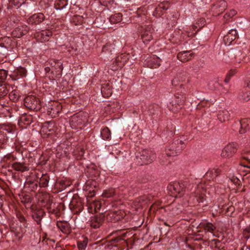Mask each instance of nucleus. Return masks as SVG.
<instances>
[{"mask_svg": "<svg viewBox=\"0 0 250 250\" xmlns=\"http://www.w3.org/2000/svg\"><path fill=\"white\" fill-rule=\"evenodd\" d=\"M129 54H121L117 57L115 60L116 65L114 64L111 66V69L116 71L119 68H122L129 60Z\"/></svg>", "mask_w": 250, "mask_h": 250, "instance_id": "obj_12", "label": "nucleus"}, {"mask_svg": "<svg viewBox=\"0 0 250 250\" xmlns=\"http://www.w3.org/2000/svg\"><path fill=\"white\" fill-rule=\"evenodd\" d=\"M220 173V170L218 168H212L208 170L205 174L206 178L209 180H213L216 178Z\"/></svg>", "mask_w": 250, "mask_h": 250, "instance_id": "obj_34", "label": "nucleus"}, {"mask_svg": "<svg viewBox=\"0 0 250 250\" xmlns=\"http://www.w3.org/2000/svg\"><path fill=\"white\" fill-rule=\"evenodd\" d=\"M234 62L236 63H239L242 61H245L246 59L245 54H244L241 51H235L234 53Z\"/></svg>", "mask_w": 250, "mask_h": 250, "instance_id": "obj_38", "label": "nucleus"}, {"mask_svg": "<svg viewBox=\"0 0 250 250\" xmlns=\"http://www.w3.org/2000/svg\"><path fill=\"white\" fill-rule=\"evenodd\" d=\"M104 245L103 244L97 245L94 244L92 245L90 250H103Z\"/></svg>", "mask_w": 250, "mask_h": 250, "instance_id": "obj_55", "label": "nucleus"}, {"mask_svg": "<svg viewBox=\"0 0 250 250\" xmlns=\"http://www.w3.org/2000/svg\"><path fill=\"white\" fill-rule=\"evenodd\" d=\"M58 228L63 233L68 234L71 232V228L69 223L65 221H59L57 223Z\"/></svg>", "mask_w": 250, "mask_h": 250, "instance_id": "obj_29", "label": "nucleus"}, {"mask_svg": "<svg viewBox=\"0 0 250 250\" xmlns=\"http://www.w3.org/2000/svg\"><path fill=\"white\" fill-rule=\"evenodd\" d=\"M44 19V16L41 13L35 14L31 16L27 20L29 24L37 25L41 23Z\"/></svg>", "mask_w": 250, "mask_h": 250, "instance_id": "obj_21", "label": "nucleus"}, {"mask_svg": "<svg viewBox=\"0 0 250 250\" xmlns=\"http://www.w3.org/2000/svg\"><path fill=\"white\" fill-rule=\"evenodd\" d=\"M101 135L103 139L109 140L111 138V132L109 128L107 127L104 128L101 132Z\"/></svg>", "mask_w": 250, "mask_h": 250, "instance_id": "obj_42", "label": "nucleus"}, {"mask_svg": "<svg viewBox=\"0 0 250 250\" xmlns=\"http://www.w3.org/2000/svg\"><path fill=\"white\" fill-rule=\"evenodd\" d=\"M21 202L25 205L30 204L31 203L32 199L30 195L25 194L21 197Z\"/></svg>", "mask_w": 250, "mask_h": 250, "instance_id": "obj_50", "label": "nucleus"}, {"mask_svg": "<svg viewBox=\"0 0 250 250\" xmlns=\"http://www.w3.org/2000/svg\"><path fill=\"white\" fill-rule=\"evenodd\" d=\"M50 70V68L49 67H46L45 68V71L46 72H49Z\"/></svg>", "mask_w": 250, "mask_h": 250, "instance_id": "obj_63", "label": "nucleus"}, {"mask_svg": "<svg viewBox=\"0 0 250 250\" xmlns=\"http://www.w3.org/2000/svg\"><path fill=\"white\" fill-rule=\"evenodd\" d=\"M236 14L237 12L236 10L231 9L224 15V18L226 20H229V19L234 16Z\"/></svg>", "mask_w": 250, "mask_h": 250, "instance_id": "obj_48", "label": "nucleus"}, {"mask_svg": "<svg viewBox=\"0 0 250 250\" xmlns=\"http://www.w3.org/2000/svg\"><path fill=\"white\" fill-rule=\"evenodd\" d=\"M25 187L27 188L31 191L36 190L38 187V182L27 179L25 183Z\"/></svg>", "mask_w": 250, "mask_h": 250, "instance_id": "obj_37", "label": "nucleus"}, {"mask_svg": "<svg viewBox=\"0 0 250 250\" xmlns=\"http://www.w3.org/2000/svg\"><path fill=\"white\" fill-rule=\"evenodd\" d=\"M136 158L141 165H147L153 161L156 158V155L150 149H143L137 155Z\"/></svg>", "mask_w": 250, "mask_h": 250, "instance_id": "obj_3", "label": "nucleus"}, {"mask_svg": "<svg viewBox=\"0 0 250 250\" xmlns=\"http://www.w3.org/2000/svg\"><path fill=\"white\" fill-rule=\"evenodd\" d=\"M147 66L151 68H158L161 65V60L155 55H152L146 60Z\"/></svg>", "mask_w": 250, "mask_h": 250, "instance_id": "obj_19", "label": "nucleus"}, {"mask_svg": "<svg viewBox=\"0 0 250 250\" xmlns=\"http://www.w3.org/2000/svg\"><path fill=\"white\" fill-rule=\"evenodd\" d=\"M230 118V114L227 110L221 109L218 111L217 118L221 123L229 121Z\"/></svg>", "mask_w": 250, "mask_h": 250, "instance_id": "obj_28", "label": "nucleus"}, {"mask_svg": "<svg viewBox=\"0 0 250 250\" xmlns=\"http://www.w3.org/2000/svg\"><path fill=\"white\" fill-rule=\"evenodd\" d=\"M185 184L180 183H174L169 187L173 196L175 197H180L186 190Z\"/></svg>", "mask_w": 250, "mask_h": 250, "instance_id": "obj_9", "label": "nucleus"}, {"mask_svg": "<svg viewBox=\"0 0 250 250\" xmlns=\"http://www.w3.org/2000/svg\"><path fill=\"white\" fill-rule=\"evenodd\" d=\"M33 120V117L31 115L23 114L21 116L19 120V125L23 124L25 125H28L32 123Z\"/></svg>", "mask_w": 250, "mask_h": 250, "instance_id": "obj_31", "label": "nucleus"}, {"mask_svg": "<svg viewBox=\"0 0 250 250\" xmlns=\"http://www.w3.org/2000/svg\"><path fill=\"white\" fill-rule=\"evenodd\" d=\"M88 243V239L86 237H83L82 240H79L77 242L78 248L79 250H85Z\"/></svg>", "mask_w": 250, "mask_h": 250, "instance_id": "obj_44", "label": "nucleus"}, {"mask_svg": "<svg viewBox=\"0 0 250 250\" xmlns=\"http://www.w3.org/2000/svg\"><path fill=\"white\" fill-rule=\"evenodd\" d=\"M24 104L26 108L36 111L40 110L42 107L40 99L33 95L27 96L24 99Z\"/></svg>", "mask_w": 250, "mask_h": 250, "instance_id": "obj_4", "label": "nucleus"}, {"mask_svg": "<svg viewBox=\"0 0 250 250\" xmlns=\"http://www.w3.org/2000/svg\"><path fill=\"white\" fill-rule=\"evenodd\" d=\"M55 132V127L53 122H46L42 128V135L44 138L48 137Z\"/></svg>", "mask_w": 250, "mask_h": 250, "instance_id": "obj_14", "label": "nucleus"}, {"mask_svg": "<svg viewBox=\"0 0 250 250\" xmlns=\"http://www.w3.org/2000/svg\"><path fill=\"white\" fill-rule=\"evenodd\" d=\"M186 97L184 95L175 96V99L168 105L169 109L173 112H178L183 107Z\"/></svg>", "mask_w": 250, "mask_h": 250, "instance_id": "obj_5", "label": "nucleus"}, {"mask_svg": "<svg viewBox=\"0 0 250 250\" xmlns=\"http://www.w3.org/2000/svg\"><path fill=\"white\" fill-rule=\"evenodd\" d=\"M228 4L225 0H220L212 5L211 11L213 16H217L224 12Z\"/></svg>", "mask_w": 250, "mask_h": 250, "instance_id": "obj_7", "label": "nucleus"}, {"mask_svg": "<svg viewBox=\"0 0 250 250\" xmlns=\"http://www.w3.org/2000/svg\"><path fill=\"white\" fill-rule=\"evenodd\" d=\"M239 100L242 102H248L250 100V91L245 90L240 92L238 95Z\"/></svg>", "mask_w": 250, "mask_h": 250, "instance_id": "obj_36", "label": "nucleus"}, {"mask_svg": "<svg viewBox=\"0 0 250 250\" xmlns=\"http://www.w3.org/2000/svg\"><path fill=\"white\" fill-rule=\"evenodd\" d=\"M165 211L167 212V215L170 218H172L176 215L179 214L182 210L177 206L173 205L168 206L166 207Z\"/></svg>", "mask_w": 250, "mask_h": 250, "instance_id": "obj_26", "label": "nucleus"}, {"mask_svg": "<svg viewBox=\"0 0 250 250\" xmlns=\"http://www.w3.org/2000/svg\"><path fill=\"white\" fill-rule=\"evenodd\" d=\"M52 35V32L49 30H42L36 33L35 37L36 39L41 42L48 41L50 37Z\"/></svg>", "mask_w": 250, "mask_h": 250, "instance_id": "obj_18", "label": "nucleus"}, {"mask_svg": "<svg viewBox=\"0 0 250 250\" xmlns=\"http://www.w3.org/2000/svg\"><path fill=\"white\" fill-rule=\"evenodd\" d=\"M5 158L9 160H11L13 163L15 162H16V161L19 160V159L17 158V157L15 155H14L13 154H11V153L7 154L5 156Z\"/></svg>", "mask_w": 250, "mask_h": 250, "instance_id": "obj_53", "label": "nucleus"}, {"mask_svg": "<svg viewBox=\"0 0 250 250\" xmlns=\"http://www.w3.org/2000/svg\"><path fill=\"white\" fill-rule=\"evenodd\" d=\"M186 146L184 141L179 139L175 140L166 148V154L169 157L177 156L182 152Z\"/></svg>", "mask_w": 250, "mask_h": 250, "instance_id": "obj_2", "label": "nucleus"}, {"mask_svg": "<svg viewBox=\"0 0 250 250\" xmlns=\"http://www.w3.org/2000/svg\"><path fill=\"white\" fill-rule=\"evenodd\" d=\"M243 234L246 239L250 238V225L243 230Z\"/></svg>", "mask_w": 250, "mask_h": 250, "instance_id": "obj_52", "label": "nucleus"}, {"mask_svg": "<svg viewBox=\"0 0 250 250\" xmlns=\"http://www.w3.org/2000/svg\"><path fill=\"white\" fill-rule=\"evenodd\" d=\"M26 75V69L24 68L20 67L12 72L11 74H10V77L13 80H17L25 77Z\"/></svg>", "mask_w": 250, "mask_h": 250, "instance_id": "obj_22", "label": "nucleus"}, {"mask_svg": "<svg viewBox=\"0 0 250 250\" xmlns=\"http://www.w3.org/2000/svg\"><path fill=\"white\" fill-rule=\"evenodd\" d=\"M120 45L119 41H113L112 42H108L104 46L102 51L105 53H111L112 51Z\"/></svg>", "mask_w": 250, "mask_h": 250, "instance_id": "obj_27", "label": "nucleus"}, {"mask_svg": "<svg viewBox=\"0 0 250 250\" xmlns=\"http://www.w3.org/2000/svg\"><path fill=\"white\" fill-rule=\"evenodd\" d=\"M164 224H165V225H166L167 226H169V227H170V226L173 225V223H171V225H170V224H168L167 222H165Z\"/></svg>", "mask_w": 250, "mask_h": 250, "instance_id": "obj_64", "label": "nucleus"}, {"mask_svg": "<svg viewBox=\"0 0 250 250\" xmlns=\"http://www.w3.org/2000/svg\"><path fill=\"white\" fill-rule=\"evenodd\" d=\"M44 214V212L42 209H37L33 212L32 217L37 224H40Z\"/></svg>", "mask_w": 250, "mask_h": 250, "instance_id": "obj_35", "label": "nucleus"}, {"mask_svg": "<svg viewBox=\"0 0 250 250\" xmlns=\"http://www.w3.org/2000/svg\"><path fill=\"white\" fill-rule=\"evenodd\" d=\"M3 130L8 133L12 132V129L9 126H5L4 127Z\"/></svg>", "mask_w": 250, "mask_h": 250, "instance_id": "obj_59", "label": "nucleus"}, {"mask_svg": "<svg viewBox=\"0 0 250 250\" xmlns=\"http://www.w3.org/2000/svg\"><path fill=\"white\" fill-rule=\"evenodd\" d=\"M243 154H250V147H247L243 150Z\"/></svg>", "mask_w": 250, "mask_h": 250, "instance_id": "obj_58", "label": "nucleus"}, {"mask_svg": "<svg viewBox=\"0 0 250 250\" xmlns=\"http://www.w3.org/2000/svg\"><path fill=\"white\" fill-rule=\"evenodd\" d=\"M8 93L7 86L4 84H0V98L6 95Z\"/></svg>", "mask_w": 250, "mask_h": 250, "instance_id": "obj_49", "label": "nucleus"}, {"mask_svg": "<svg viewBox=\"0 0 250 250\" xmlns=\"http://www.w3.org/2000/svg\"><path fill=\"white\" fill-rule=\"evenodd\" d=\"M15 45V42L11 38L4 37L0 40V46L7 49L12 48Z\"/></svg>", "mask_w": 250, "mask_h": 250, "instance_id": "obj_25", "label": "nucleus"}, {"mask_svg": "<svg viewBox=\"0 0 250 250\" xmlns=\"http://www.w3.org/2000/svg\"><path fill=\"white\" fill-rule=\"evenodd\" d=\"M14 3L16 5H21L24 4V0H13Z\"/></svg>", "mask_w": 250, "mask_h": 250, "instance_id": "obj_56", "label": "nucleus"}, {"mask_svg": "<svg viewBox=\"0 0 250 250\" xmlns=\"http://www.w3.org/2000/svg\"><path fill=\"white\" fill-rule=\"evenodd\" d=\"M238 146L236 143H229L222 150L221 156L224 158L231 157L237 151Z\"/></svg>", "mask_w": 250, "mask_h": 250, "instance_id": "obj_8", "label": "nucleus"}, {"mask_svg": "<svg viewBox=\"0 0 250 250\" xmlns=\"http://www.w3.org/2000/svg\"><path fill=\"white\" fill-rule=\"evenodd\" d=\"M168 5H167V6H166V5H165V4H164V3H162V4H161L160 5H159V7H158V8H156V9H157V10H158V9L159 8H160V9H164V10H167V9H168Z\"/></svg>", "mask_w": 250, "mask_h": 250, "instance_id": "obj_57", "label": "nucleus"}, {"mask_svg": "<svg viewBox=\"0 0 250 250\" xmlns=\"http://www.w3.org/2000/svg\"><path fill=\"white\" fill-rule=\"evenodd\" d=\"M122 20V15L121 13H116L111 15L109 18V21L112 23H117Z\"/></svg>", "mask_w": 250, "mask_h": 250, "instance_id": "obj_41", "label": "nucleus"}, {"mask_svg": "<svg viewBox=\"0 0 250 250\" xmlns=\"http://www.w3.org/2000/svg\"><path fill=\"white\" fill-rule=\"evenodd\" d=\"M9 97L11 101L16 102L19 99L20 95L18 91L14 90L9 94Z\"/></svg>", "mask_w": 250, "mask_h": 250, "instance_id": "obj_45", "label": "nucleus"}, {"mask_svg": "<svg viewBox=\"0 0 250 250\" xmlns=\"http://www.w3.org/2000/svg\"><path fill=\"white\" fill-rule=\"evenodd\" d=\"M188 78V74L185 71L178 72L172 80V84L174 86H179L182 88L184 86L182 83L185 82Z\"/></svg>", "mask_w": 250, "mask_h": 250, "instance_id": "obj_13", "label": "nucleus"}, {"mask_svg": "<svg viewBox=\"0 0 250 250\" xmlns=\"http://www.w3.org/2000/svg\"><path fill=\"white\" fill-rule=\"evenodd\" d=\"M103 220V217L94 216L91 218L90 225L92 228L97 229L101 226Z\"/></svg>", "mask_w": 250, "mask_h": 250, "instance_id": "obj_30", "label": "nucleus"}, {"mask_svg": "<svg viewBox=\"0 0 250 250\" xmlns=\"http://www.w3.org/2000/svg\"><path fill=\"white\" fill-rule=\"evenodd\" d=\"M5 134L4 131H0V146L6 142Z\"/></svg>", "mask_w": 250, "mask_h": 250, "instance_id": "obj_54", "label": "nucleus"}, {"mask_svg": "<svg viewBox=\"0 0 250 250\" xmlns=\"http://www.w3.org/2000/svg\"><path fill=\"white\" fill-rule=\"evenodd\" d=\"M115 195V190L113 188H109L104 191L102 196L104 198H110Z\"/></svg>", "mask_w": 250, "mask_h": 250, "instance_id": "obj_47", "label": "nucleus"}, {"mask_svg": "<svg viewBox=\"0 0 250 250\" xmlns=\"http://www.w3.org/2000/svg\"><path fill=\"white\" fill-rule=\"evenodd\" d=\"M49 179V176L47 174H42L40 180V186L43 188L47 187L48 185Z\"/></svg>", "mask_w": 250, "mask_h": 250, "instance_id": "obj_40", "label": "nucleus"}, {"mask_svg": "<svg viewBox=\"0 0 250 250\" xmlns=\"http://www.w3.org/2000/svg\"><path fill=\"white\" fill-rule=\"evenodd\" d=\"M12 167L16 171L23 172L28 171L29 167L25 163L24 159L22 157L21 160H18L13 163Z\"/></svg>", "mask_w": 250, "mask_h": 250, "instance_id": "obj_17", "label": "nucleus"}, {"mask_svg": "<svg viewBox=\"0 0 250 250\" xmlns=\"http://www.w3.org/2000/svg\"><path fill=\"white\" fill-rule=\"evenodd\" d=\"M194 57V54L191 51H184L179 52L177 58L182 62H187L190 60Z\"/></svg>", "mask_w": 250, "mask_h": 250, "instance_id": "obj_24", "label": "nucleus"}, {"mask_svg": "<svg viewBox=\"0 0 250 250\" xmlns=\"http://www.w3.org/2000/svg\"><path fill=\"white\" fill-rule=\"evenodd\" d=\"M40 200L42 203V206L50 207L52 203L50 195L46 193H43L42 194Z\"/></svg>", "mask_w": 250, "mask_h": 250, "instance_id": "obj_33", "label": "nucleus"}, {"mask_svg": "<svg viewBox=\"0 0 250 250\" xmlns=\"http://www.w3.org/2000/svg\"><path fill=\"white\" fill-rule=\"evenodd\" d=\"M62 109V105L57 102H52L47 108V114L52 118L57 117Z\"/></svg>", "mask_w": 250, "mask_h": 250, "instance_id": "obj_10", "label": "nucleus"}, {"mask_svg": "<svg viewBox=\"0 0 250 250\" xmlns=\"http://www.w3.org/2000/svg\"><path fill=\"white\" fill-rule=\"evenodd\" d=\"M8 75L7 72L4 69L0 70V81H4Z\"/></svg>", "mask_w": 250, "mask_h": 250, "instance_id": "obj_51", "label": "nucleus"}, {"mask_svg": "<svg viewBox=\"0 0 250 250\" xmlns=\"http://www.w3.org/2000/svg\"><path fill=\"white\" fill-rule=\"evenodd\" d=\"M147 196L146 195L140 196L135 199L134 205L137 208L142 207L144 205L147 203Z\"/></svg>", "mask_w": 250, "mask_h": 250, "instance_id": "obj_39", "label": "nucleus"}, {"mask_svg": "<svg viewBox=\"0 0 250 250\" xmlns=\"http://www.w3.org/2000/svg\"><path fill=\"white\" fill-rule=\"evenodd\" d=\"M28 31V28L25 25H21L16 27L12 32V35L17 38H21Z\"/></svg>", "mask_w": 250, "mask_h": 250, "instance_id": "obj_23", "label": "nucleus"}, {"mask_svg": "<svg viewBox=\"0 0 250 250\" xmlns=\"http://www.w3.org/2000/svg\"><path fill=\"white\" fill-rule=\"evenodd\" d=\"M67 4V0H56L55 6L56 9L61 10L65 7Z\"/></svg>", "mask_w": 250, "mask_h": 250, "instance_id": "obj_43", "label": "nucleus"}, {"mask_svg": "<svg viewBox=\"0 0 250 250\" xmlns=\"http://www.w3.org/2000/svg\"><path fill=\"white\" fill-rule=\"evenodd\" d=\"M49 63L51 66L52 72L55 75V78L61 77L63 68L62 62L61 60H52L50 61Z\"/></svg>", "mask_w": 250, "mask_h": 250, "instance_id": "obj_6", "label": "nucleus"}, {"mask_svg": "<svg viewBox=\"0 0 250 250\" xmlns=\"http://www.w3.org/2000/svg\"><path fill=\"white\" fill-rule=\"evenodd\" d=\"M153 31L151 27L148 26L142 32L141 38L144 43L147 44L153 39Z\"/></svg>", "mask_w": 250, "mask_h": 250, "instance_id": "obj_20", "label": "nucleus"}, {"mask_svg": "<svg viewBox=\"0 0 250 250\" xmlns=\"http://www.w3.org/2000/svg\"><path fill=\"white\" fill-rule=\"evenodd\" d=\"M247 86L249 88H250V78L248 80L247 83Z\"/></svg>", "mask_w": 250, "mask_h": 250, "instance_id": "obj_62", "label": "nucleus"}, {"mask_svg": "<svg viewBox=\"0 0 250 250\" xmlns=\"http://www.w3.org/2000/svg\"><path fill=\"white\" fill-rule=\"evenodd\" d=\"M93 195H91L88 196L86 198L87 210L89 213H94L97 210L100 209L101 207V203L99 201L93 200L92 197Z\"/></svg>", "mask_w": 250, "mask_h": 250, "instance_id": "obj_11", "label": "nucleus"}, {"mask_svg": "<svg viewBox=\"0 0 250 250\" xmlns=\"http://www.w3.org/2000/svg\"><path fill=\"white\" fill-rule=\"evenodd\" d=\"M201 225L206 231L210 232H212L216 228L211 223H203Z\"/></svg>", "mask_w": 250, "mask_h": 250, "instance_id": "obj_46", "label": "nucleus"}, {"mask_svg": "<svg viewBox=\"0 0 250 250\" xmlns=\"http://www.w3.org/2000/svg\"><path fill=\"white\" fill-rule=\"evenodd\" d=\"M238 38V32L235 29H231L223 38V41L226 45H230L232 42Z\"/></svg>", "mask_w": 250, "mask_h": 250, "instance_id": "obj_16", "label": "nucleus"}, {"mask_svg": "<svg viewBox=\"0 0 250 250\" xmlns=\"http://www.w3.org/2000/svg\"><path fill=\"white\" fill-rule=\"evenodd\" d=\"M230 74L227 75L225 79L224 80V82L226 83H228L230 80Z\"/></svg>", "mask_w": 250, "mask_h": 250, "instance_id": "obj_61", "label": "nucleus"}, {"mask_svg": "<svg viewBox=\"0 0 250 250\" xmlns=\"http://www.w3.org/2000/svg\"><path fill=\"white\" fill-rule=\"evenodd\" d=\"M206 189L203 187V185L201 184L197 186V188L194 192V197L195 198L197 202L203 203L206 200Z\"/></svg>", "mask_w": 250, "mask_h": 250, "instance_id": "obj_15", "label": "nucleus"}, {"mask_svg": "<svg viewBox=\"0 0 250 250\" xmlns=\"http://www.w3.org/2000/svg\"><path fill=\"white\" fill-rule=\"evenodd\" d=\"M87 122V114L82 112L74 114L69 121L70 126L74 129H82Z\"/></svg>", "mask_w": 250, "mask_h": 250, "instance_id": "obj_1", "label": "nucleus"}, {"mask_svg": "<svg viewBox=\"0 0 250 250\" xmlns=\"http://www.w3.org/2000/svg\"><path fill=\"white\" fill-rule=\"evenodd\" d=\"M241 127L239 130L240 134H244L250 129V120L249 119H243L240 122Z\"/></svg>", "mask_w": 250, "mask_h": 250, "instance_id": "obj_32", "label": "nucleus"}, {"mask_svg": "<svg viewBox=\"0 0 250 250\" xmlns=\"http://www.w3.org/2000/svg\"><path fill=\"white\" fill-rule=\"evenodd\" d=\"M123 240V239L122 238H121L120 237H118L115 238V239H113L112 240V241H115L117 243H118Z\"/></svg>", "mask_w": 250, "mask_h": 250, "instance_id": "obj_60", "label": "nucleus"}]
</instances>
